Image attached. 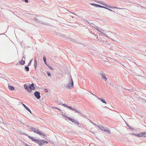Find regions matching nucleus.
I'll use <instances>...</instances> for the list:
<instances>
[{"label":"nucleus","instance_id":"41","mask_svg":"<svg viewBox=\"0 0 146 146\" xmlns=\"http://www.w3.org/2000/svg\"><path fill=\"white\" fill-rule=\"evenodd\" d=\"M82 116L83 117H86V115H84L83 114L82 115Z\"/></svg>","mask_w":146,"mask_h":146},{"label":"nucleus","instance_id":"30","mask_svg":"<svg viewBox=\"0 0 146 146\" xmlns=\"http://www.w3.org/2000/svg\"><path fill=\"white\" fill-rule=\"evenodd\" d=\"M43 144L44 143L47 144L48 143V142L47 141H45L44 140H42V141Z\"/></svg>","mask_w":146,"mask_h":146},{"label":"nucleus","instance_id":"45","mask_svg":"<svg viewBox=\"0 0 146 146\" xmlns=\"http://www.w3.org/2000/svg\"><path fill=\"white\" fill-rule=\"evenodd\" d=\"M104 8L107 9L108 8L106 7H104Z\"/></svg>","mask_w":146,"mask_h":146},{"label":"nucleus","instance_id":"29","mask_svg":"<svg viewBox=\"0 0 146 146\" xmlns=\"http://www.w3.org/2000/svg\"><path fill=\"white\" fill-rule=\"evenodd\" d=\"M43 59L44 63H46L47 62L46 61V57L44 56L43 57Z\"/></svg>","mask_w":146,"mask_h":146},{"label":"nucleus","instance_id":"42","mask_svg":"<svg viewBox=\"0 0 146 146\" xmlns=\"http://www.w3.org/2000/svg\"><path fill=\"white\" fill-rule=\"evenodd\" d=\"M22 59L23 60H25V57H24V56H23V57H22Z\"/></svg>","mask_w":146,"mask_h":146},{"label":"nucleus","instance_id":"44","mask_svg":"<svg viewBox=\"0 0 146 146\" xmlns=\"http://www.w3.org/2000/svg\"><path fill=\"white\" fill-rule=\"evenodd\" d=\"M28 137L30 139H31V138L32 137H31L30 136H28Z\"/></svg>","mask_w":146,"mask_h":146},{"label":"nucleus","instance_id":"51","mask_svg":"<svg viewBox=\"0 0 146 146\" xmlns=\"http://www.w3.org/2000/svg\"><path fill=\"white\" fill-rule=\"evenodd\" d=\"M0 74H1L0 73Z\"/></svg>","mask_w":146,"mask_h":146},{"label":"nucleus","instance_id":"8","mask_svg":"<svg viewBox=\"0 0 146 146\" xmlns=\"http://www.w3.org/2000/svg\"><path fill=\"white\" fill-rule=\"evenodd\" d=\"M24 86L25 89L27 90V91H28V92L31 93L32 92V90H31V89H30L29 86H28L25 84L24 85Z\"/></svg>","mask_w":146,"mask_h":146},{"label":"nucleus","instance_id":"36","mask_svg":"<svg viewBox=\"0 0 146 146\" xmlns=\"http://www.w3.org/2000/svg\"><path fill=\"white\" fill-rule=\"evenodd\" d=\"M104 6H101V5H99L98 7L102 8H104Z\"/></svg>","mask_w":146,"mask_h":146},{"label":"nucleus","instance_id":"12","mask_svg":"<svg viewBox=\"0 0 146 146\" xmlns=\"http://www.w3.org/2000/svg\"><path fill=\"white\" fill-rule=\"evenodd\" d=\"M22 104L24 106V107L30 113H31V110H30V109L28 108L25 104Z\"/></svg>","mask_w":146,"mask_h":146},{"label":"nucleus","instance_id":"34","mask_svg":"<svg viewBox=\"0 0 146 146\" xmlns=\"http://www.w3.org/2000/svg\"><path fill=\"white\" fill-rule=\"evenodd\" d=\"M62 105L63 106H64V107H66L67 108V107H68V105H67L66 104H62Z\"/></svg>","mask_w":146,"mask_h":146},{"label":"nucleus","instance_id":"25","mask_svg":"<svg viewBox=\"0 0 146 146\" xmlns=\"http://www.w3.org/2000/svg\"><path fill=\"white\" fill-rule=\"evenodd\" d=\"M131 135H134L135 136H137L139 137V134L131 133Z\"/></svg>","mask_w":146,"mask_h":146},{"label":"nucleus","instance_id":"22","mask_svg":"<svg viewBox=\"0 0 146 146\" xmlns=\"http://www.w3.org/2000/svg\"><path fill=\"white\" fill-rule=\"evenodd\" d=\"M29 66H28L27 65V66H26L25 67V69L27 71H29Z\"/></svg>","mask_w":146,"mask_h":146},{"label":"nucleus","instance_id":"20","mask_svg":"<svg viewBox=\"0 0 146 146\" xmlns=\"http://www.w3.org/2000/svg\"><path fill=\"white\" fill-rule=\"evenodd\" d=\"M127 126L129 127V129L131 130V131H133L134 130V129L132 128L130 126H129L127 124Z\"/></svg>","mask_w":146,"mask_h":146},{"label":"nucleus","instance_id":"19","mask_svg":"<svg viewBox=\"0 0 146 146\" xmlns=\"http://www.w3.org/2000/svg\"><path fill=\"white\" fill-rule=\"evenodd\" d=\"M67 108H69L70 109L72 110H74V111H75L76 110V109H74V108H72L71 107H70V106H68V107H67Z\"/></svg>","mask_w":146,"mask_h":146},{"label":"nucleus","instance_id":"28","mask_svg":"<svg viewBox=\"0 0 146 146\" xmlns=\"http://www.w3.org/2000/svg\"><path fill=\"white\" fill-rule=\"evenodd\" d=\"M87 119H88V120H89V121L92 124H93V125H96V124L94 123L93 122H92L91 120L89 119L88 118H86Z\"/></svg>","mask_w":146,"mask_h":146},{"label":"nucleus","instance_id":"43","mask_svg":"<svg viewBox=\"0 0 146 146\" xmlns=\"http://www.w3.org/2000/svg\"><path fill=\"white\" fill-rule=\"evenodd\" d=\"M48 67L49 66V65L47 64V63H46L45 64Z\"/></svg>","mask_w":146,"mask_h":146},{"label":"nucleus","instance_id":"6","mask_svg":"<svg viewBox=\"0 0 146 146\" xmlns=\"http://www.w3.org/2000/svg\"><path fill=\"white\" fill-rule=\"evenodd\" d=\"M34 95L35 97L38 99H39L40 98V92L38 91H36L34 93Z\"/></svg>","mask_w":146,"mask_h":146},{"label":"nucleus","instance_id":"49","mask_svg":"<svg viewBox=\"0 0 146 146\" xmlns=\"http://www.w3.org/2000/svg\"><path fill=\"white\" fill-rule=\"evenodd\" d=\"M104 108H109L108 107H106V106H105V107H104Z\"/></svg>","mask_w":146,"mask_h":146},{"label":"nucleus","instance_id":"11","mask_svg":"<svg viewBox=\"0 0 146 146\" xmlns=\"http://www.w3.org/2000/svg\"><path fill=\"white\" fill-rule=\"evenodd\" d=\"M29 86L30 89H31V90H35V88L34 87V84L33 83H32L31 84H29Z\"/></svg>","mask_w":146,"mask_h":146},{"label":"nucleus","instance_id":"32","mask_svg":"<svg viewBox=\"0 0 146 146\" xmlns=\"http://www.w3.org/2000/svg\"><path fill=\"white\" fill-rule=\"evenodd\" d=\"M47 74L49 76H51V74L49 72H47Z\"/></svg>","mask_w":146,"mask_h":146},{"label":"nucleus","instance_id":"3","mask_svg":"<svg viewBox=\"0 0 146 146\" xmlns=\"http://www.w3.org/2000/svg\"><path fill=\"white\" fill-rule=\"evenodd\" d=\"M95 1L98 3H99L101 5H104L106 7H107L108 8L113 9V8H115V9H118L117 7H113L112 6H110L109 5H108L107 4H104L103 2L101 1ZM120 9V8H119Z\"/></svg>","mask_w":146,"mask_h":146},{"label":"nucleus","instance_id":"48","mask_svg":"<svg viewBox=\"0 0 146 146\" xmlns=\"http://www.w3.org/2000/svg\"><path fill=\"white\" fill-rule=\"evenodd\" d=\"M62 116H64L65 117H66V116H65V115H63V114H62Z\"/></svg>","mask_w":146,"mask_h":146},{"label":"nucleus","instance_id":"10","mask_svg":"<svg viewBox=\"0 0 146 146\" xmlns=\"http://www.w3.org/2000/svg\"><path fill=\"white\" fill-rule=\"evenodd\" d=\"M139 137H146V133L143 132L139 134Z\"/></svg>","mask_w":146,"mask_h":146},{"label":"nucleus","instance_id":"4","mask_svg":"<svg viewBox=\"0 0 146 146\" xmlns=\"http://www.w3.org/2000/svg\"><path fill=\"white\" fill-rule=\"evenodd\" d=\"M101 130L104 131L105 132H108L109 133H111L110 131V130H109L108 129H106L104 128L102 126V125H97V126Z\"/></svg>","mask_w":146,"mask_h":146},{"label":"nucleus","instance_id":"40","mask_svg":"<svg viewBox=\"0 0 146 146\" xmlns=\"http://www.w3.org/2000/svg\"><path fill=\"white\" fill-rule=\"evenodd\" d=\"M23 1H24L25 2L27 3L28 2V0H23Z\"/></svg>","mask_w":146,"mask_h":146},{"label":"nucleus","instance_id":"14","mask_svg":"<svg viewBox=\"0 0 146 146\" xmlns=\"http://www.w3.org/2000/svg\"><path fill=\"white\" fill-rule=\"evenodd\" d=\"M37 65V61L36 59H35L34 60V66L35 67V70H36V67Z\"/></svg>","mask_w":146,"mask_h":146},{"label":"nucleus","instance_id":"50","mask_svg":"<svg viewBox=\"0 0 146 146\" xmlns=\"http://www.w3.org/2000/svg\"><path fill=\"white\" fill-rule=\"evenodd\" d=\"M92 94L94 96H95L94 94Z\"/></svg>","mask_w":146,"mask_h":146},{"label":"nucleus","instance_id":"2","mask_svg":"<svg viewBox=\"0 0 146 146\" xmlns=\"http://www.w3.org/2000/svg\"><path fill=\"white\" fill-rule=\"evenodd\" d=\"M74 86V82L72 80V78L71 76V80L68 84V86H66V87L68 89H70Z\"/></svg>","mask_w":146,"mask_h":146},{"label":"nucleus","instance_id":"7","mask_svg":"<svg viewBox=\"0 0 146 146\" xmlns=\"http://www.w3.org/2000/svg\"><path fill=\"white\" fill-rule=\"evenodd\" d=\"M34 20L36 21L37 23H39L41 24H42L44 25H47L48 24L47 23H43L42 22V21H40L39 20H38L37 18H35L34 19Z\"/></svg>","mask_w":146,"mask_h":146},{"label":"nucleus","instance_id":"17","mask_svg":"<svg viewBox=\"0 0 146 146\" xmlns=\"http://www.w3.org/2000/svg\"><path fill=\"white\" fill-rule=\"evenodd\" d=\"M19 63L20 64L22 65H24L25 63V60H22L21 61L19 62Z\"/></svg>","mask_w":146,"mask_h":146},{"label":"nucleus","instance_id":"39","mask_svg":"<svg viewBox=\"0 0 146 146\" xmlns=\"http://www.w3.org/2000/svg\"><path fill=\"white\" fill-rule=\"evenodd\" d=\"M44 91L46 92H48V89H44Z\"/></svg>","mask_w":146,"mask_h":146},{"label":"nucleus","instance_id":"37","mask_svg":"<svg viewBox=\"0 0 146 146\" xmlns=\"http://www.w3.org/2000/svg\"><path fill=\"white\" fill-rule=\"evenodd\" d=\"M107 10H109V11H112V12H114L113 11H112V10L110 9H109V8H108L107 9Z\"/></svg>","mask_w":146,"mask_h":146},{"label":"nucleus","instance_id":"47","mask_svg":"<svg viewBox=\"0 0 146 146\" xmlns=\"http://www.w3.org/2000/svg\"><path fill=\"white\" fill-rule=\"evenodd\" d=\"M70 12L71 13H72V14H74V15H76L73 12Z\"/></svg>","mask_w":146,"mask_h":146},{"label":"nucleus","instance_id":"21","mask_svg":"<svg viewBox=\"0 0 146 146\" xmlns=\"http://www.w3.org/2000/svg\"><path fill=\"white\" fill-rule=\"evenodd\" d=\"M77 113H78V114L82 116V115L83 114H82L81 112L80 111H79L77 110L76 109L75 111Z\"/></svg>","mask_w":146,"mask_h":146},{"label":"nucleus","instance_id":"24","mask_svg":"<svg viewBox=\"0 0 146 146\" xmlns=\"http://www.w3.org/2000/svg\"><path fill=\"white\" fill-rule=\"evenodd\" d=\"M33 60V59H31V60L29 62V63H28V65H27V66H31V63H32V61Z\"/></svg>","mask_w":146,"mask_h":146},{"label":"nucleus","instance_id":"9","mask_svg":"<svg viewBox=\"0 0 146 146\" xmlns=\"http://www.w3.org/2000/svg\"><path fill=\"white\" fill-rule=\"evenodd\" d=\"M35 143H38L40 146H41L43 145V143H42V140H39L38 139H37L36 140Z\"/></svg>","mask_w":146,"mask_h":146},{"label":"nucleus","instance_id":"31","mask_svg":"<svg viewBox=\"0 0 146 146\" xmlns=\"http://www.w3.org/2000/svg\"><path fill=\"white\" fill-rule=\"evenodd\" d=\"M69 41L71 42H75V40H74L72 38H70L69 39Z\"/></svg>","mask_w":146,"mask_h":146},{"label":"nucleus","instance_id":"23","mask_svg":"<svg viewBox=\"0 0 146 146\" xmlns=\"http://www.w3.org/2000/svg\"><path fill=\"white\" fill-rule=\"evenodd\" d=\"M101 33H102V35L104 36H105L106 37L108 38H109L108 36L107 35L104 33H103L102 32H101Z\"/></svg>","mask_w":146,"mask_h":146},{"label":"nucleus","instance_id":"13","mask_svg":"<svg viewBox=\"0 0 146 146\" xmlns=\"http://www.w3.org/2000/svg\"><path fill=\"white\" fill-rule=\"evenodd\" d=\"M102 79H104L105 81H106L107 80V79L105 76V74L104 73H102Z\"/></svg>","mask_w":146,"mask_h":146},{"label":"nucleus","instance_id":"35","mask_svg":"<svg viewBox=\"0 0 146 146\" xmlns=\"http://www.w3.org/2000/svg\"><path fill=\"white\" fill-rule=\"evenodd\" d=\"M53 108H55V109H56L58 110H59L60 111H61V110L59 108H58L54 107H53Z\"/></svg>","mask_w":146,"mask_h":146},{"label":"nucleus","instance_id":"16","mask_svg":"<svg viewBox=\"0 0 146 146\" xmlns=\"http://www.w3.org/2000/svg\"><path fill=\"white\" fill-rule=\"evenodd\" d=\"M98 99L101 100L102 102L105 104H107V103L106 102L105 100L104 99H102L101 98H98Z\"/></svg>","mask_w":146,"mask_h":146},{"label":"nucleus","instance_id":"27","mask_svg":"<svg viewBox=\"0 0 146 146\" xmlns=\"http://www.w3.org/2000/svg\"><path fill=\"white\" fill-rule=\"evenodd\" d=\"M95 28L98 31H99L100 33H101V31H99V28L98 27H97V26H96L95 27Z\"/></svg>","mask_w":146,"mask_h":146},{"label":"nucleus","instance_id":"38","mask_svg":"<svg viewBox=\"0 0 146 146\" xmlns=\"http://www.w3.org/2000/svg\"><path fill=\"white\" fill-rule=\"evenodd\" d=\"M24 144H25V146H30L29 145H28L27 144L25 143H24Z\"/></svg>","mask_w":146,"mask_h":146},{"label":"nucleus","instance_id":"18","mask_svg":"<svg viewBox=\"0 0 146 146\" xmlns=\"http://www.w3.org/2000/svg\"><path fill=\"white\" fill-rule=\"evenodd\" d=\"M90 4L92 6H95L96 7H99V5L96 4L95 3H90Z\"/></svg>","mask_w":146,"mask_h":146},{"label":"nucleus","instance_id":"46","mask_svg":"<svg viewBox=\"0 0 146 146\" xmlns=\"http://www.w3.org/2000/svg\"><path fill=\"white\" fill-rule=\"evenodd\" d=\"M58 104H59V105H62V104L61 103H57Z\"/></svg>","mask_w":146,"mask_h":146},{"label":"nucleus","instance_id":"26","mask_svg":"<svg viewBox=\"0 0 146 146\" xmlns=\"http://www.w3.org/2000/svg\"><path fill=\"white\" fill-rule=\"evenodd\" d=\"M31 139L32 141H34L35 142L36 141V139H35V138L34 137H32L30 139Z\"/></svg>","mask_w":146,"mask_h":146},{"label":"nucleus","instance_id":"33","mask_svg":"<svg viewBox=\"0 0 146 146\" xmlns=\"http://www.w3.org/2000/svg\"><path fill=\"white\" fill-rule=\"evenodd\" d=\"M48 67L52 70H54V69L51 66H49Z\"/></svg>","mask_w":146,"mask_h":146},{"label":"nucleus","instance_id":"5","mask_svg":"<svg viewBox=\"0 0 146 146\" xmlns=\"http://www.w3.org/2000/svg\"><path fill=\"white\" fill-rule=\"evenodd\" d=\"M66 117L67 118L69 121H71L72 122L74 123L77 124L78 125H79V122L76 119L71 118L70 117Z\"/></svg>","mask_w":146,"mask_h":146},{"label":"nucleus","instance_id":"1","mask_svg":"<svg viewBox=\"0 0 146 146\" xmlns=\"http://www.w3.org/2000/svg\"><path fill=\"white\" fill-rule=\"evenodd\" d=\"M30 129L31 131H33L40 135L43 136V138H45L46 137V135L45 134L42 133L41 131H40L38 129H36L35 128L33 127L30 128Z\"/></svg>","mask_w":146,"mask_h":146},{"label":"nucleus","instance_id":"15","mask_svg":"<svg viewBox=\"0 0 146 146\" xmlns=\"http://www.w3.org/2000/svg\"><path fill=\"white\" fill-rule=\"evenodd\" d=\"M8 88L9 89L11 90H13L15 89L14 87L11 86H8Z\"/></svg>","mask_w":146,"mask_h":146}]
</instances>
